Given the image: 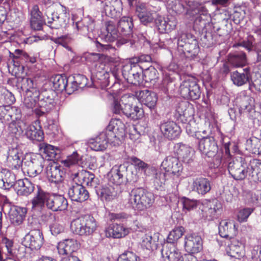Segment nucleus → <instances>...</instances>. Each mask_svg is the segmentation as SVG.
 I'll use <instances>...</instances> for the list:
<instances>
[{
  "label": "nucleus",
  "mask_w": 261,
  "mask_h": 261,
  "mask_svg": "<svg viewBox=\"0 0 261 261\" xmlns=\"http://www.w3.org/2000/svg\"><path fill=\"white\" fill-rule=\"evenodd\" d=\"M162 167L166 172H171L176 176H179L183 170L182 164L178 158L172 155L167 156L161 164Z\"/></svg>",
  "instance_id": "obj_18"
},
{
  "label": "nucleus",
  "mask_w": 261,
  "mask_h": 261,
  "mask_svg": "<svg viewBox=\"0 0 261 261\" xmlns=\"http://www.w3.org/2000/svg\"><path fill=\"white\" fill-rule=\"evenodd\" d=\"M177 48L185 56L193 58L199 52L198 42L191 34H182L178 39Z\"/></svg>",
  "instance_id": "obj_4"
},
{
  "label": "nucleus",
  "mask_w": 261,
  "mask_h": 261,
  "mask_svg": "<svg viewBox=\"0 0 261 261\" xmlns=\"http://www.w3.org/2000/svg\"><path fill=\"white\" fill-rule=\"evenodd\" d=\"M6 164L12 170H19L22 167V160L17 148L8 150Z\"/></svg>",
  "instance_id": "obj_30"
},
{
  "label": "nucleus",
  "mask_w": 261,
  "mask_h": 261,
  "mask_svg": "<svg viewBox=\"0 0 261 261\" xmlns=\"http://www.w3.org/2000/svg\"><path fill=\"white\" fill-rule=\"evenodd\" d=\"M46 207L54 212L62 211L67 209V199L61 195L49 193Z\"/></svg>",
  "instance_id": "obj_24"
},
{
  "label": "nucleus",
  "mask_w": 261,
  "mask_h": 261,
  "mask_svg": "<svg viewBox=\"0 0 261 261\" xmlns=\"http://www.w3.org/2000/svg\"><path fill=\"white\" fill-rule=\"evenodd\" d=\"M33 92L28 91L25 93L23 99V105L28 109H33L38 102L40 91L39 90H34Z\"/></svg>",
  "instance_id": "obj_52"
},
{
  "label": "nucleus",
  "mask_w": 261,
  "mask_h": 261,
  "mask_svg": "<svg viewBox=\"0 0 261 261\" xmlns=\"http://www.w3.org/2000/svg\"><path fill=\"white\" fill-rule=\"evenodd\" d=\"M194 110L189 102L182 101L176 107L175 116L177 120L182 123H186L187 121L193 118Z\"/></svg>",
  "instance_id": "obj_16"
},
{
  "label": "nucleus",
  "mask_w": 261,
  "mask_h": 261,
  "mask_svg": "<svg viewBox=\"0 0 261 261\" xmlns=\"http://www.w3.org/2000/svg\"><path fill=\"white\" fill-rule=\"evenodd\" d=\"M153 201V194L143 188L133 189L130 194L129 202L134 208L138 211L150 207Z\"/></svg>",
  "instance_id": "obj_2"
},
{
  "label": "nucleus",
  "mask_w": 261,
  "mask_h": 261,
  "mask_svg": "<svg viewBox=\"0 0 261 261\" xmlns=\"http://www.w3.org/2000/svg\"><path fill=\"white\" fill-rule=\"evenodd\" d=\"M126 173L127 169L124 166L121 165L118 167L115 166L111 171L109 181L114 186H119L123 182Z\"/></svg>",
  "instance_id": "obj_37"
},
{
  "label": "nucleus",
  "mask_w": 261,
  "mask_h": 261,
  "mask_svg": "<svg viewBox=\"0 0 261 261\" xmlns=\"http://www.w3.org/2000/svg\"><path fill=\"white\" fill-rule=\"evenodd\" d=\"M228 60L234 67L243 66L246 63V56L243 51H237L229 54Z\"/></svg>",
  "instance_id": "obj_54"
},
{
  "label": "nucleus",
  "mask_w": 261,
  "mask_h": 261,
  "mask_svg": "<svg viewBox=\"0 0 261 261\" xmlns=\"http://www.w3.org/2000/svg\"><path fill=\"white\" fill-rule=\"evenodd\" d=\"M17 192L18 195L27 196L34 190V185L28 179H19L16 181Z\"/></svg>",
  "instance_id": "obj_42"
},
{
  "label": "nucleus",
  "mask_w": 261,
  "mask_h": 261,
  "mask_svg": "<svg viewBox=\"0 0 261 261\" xmlns=\"http://www.w3.org/2000/svg\"><path fill=\"white\" fill-rule=\"evenodd\" d=\"M118 124L122 126V127H121V129L123 130L124 124L120 120L117 119L111 121L107 126L106 130L102 132L107 134V136L109 137V140H111L110 137H114L116 136L114 132L116 130H119V128L117 127Z\"/></svg>",
  "instance_id": "obj_59"
},
{
  "label": "nucleus",
  "mask_w": 261,
  "mask_h": 261,
  "mask_svg": "<svg viewBox=\"0 0 261 261\" xmlns=\"http://www.w3.org/2000/svg\"><path fill=\"white\" fill-rule=\"evenodd\" d=\"M27 213L25 207L18 206H12L9 211V216L10 221L13 225L19 226L23 222Z\"/></svg>",
  "instance_id": "obj_32"
},
{
  "label": "nucleus",
  "mask_w": 261,
  "mask_h": 261,
  "mask_svg": "<svg viewBox=\"0 0 261 261\" xmlns=\"http://www.w3.org/2000/svg\"><path fill=\"white\" fill-rule=\"evenodd\" d=\"M118 28H116L114 23L111 21L106 23V32L102 34L103 38L106 42H113L115 41L118 37Z\"/></svg>",
  "instance_id": "obj_47"
},
{
  "label": "nucleus",
  "mask_w": 261,
  "mask_h": 261,
  "mask_svg": "<svg viewBox=\"0 0 261 261\" xmlns=\"http://www.w3.org/2000/svg\"><path fill=\"white\" fill-rule=\"evenodd\" d=\"M43 159L40 158H31L24 161L21 168L23 172H26L31 177L36 176L43 168Z\"/></svg>",
  "instance_id": "obj_20"
},
{
  "label": "nucleus",
  "mask_w": 261,
  "mask_h": 261,
  "mask_svg": "<svg viewBox=\"0 0 261 261\" xmlns=\"http://www.w3.org/2000/svg\"><path fill=\"white\" fill-rule=\"evenodd\" d=\"M96 191L100 200L106 202H110L115 199L120 192L119 186L109 185L101 186Z\"/></svg>",
  "instance_id": "obj_17"
},
{
  "label": "nucleus",
  "mask_w": 261,
  "mask_h": 261,
  "mask_svg": "<svg viewBox=\"0 0 261 261\" xmlns=\"http://www.w3.org/2000/svg\"><path fill=\"white\" fill-rule=\"evenodd\" d=\"M160 129L164 137L171 140L178 138L181 133L179 126L173 121H167L161 123Z\"/></svg>",
  "instance_id": "obj_21"
},
{
  "label": "nucleus",
  "mask_w": 261,
  "mask_h": 261,
  "mask_svg": "<svg viewBox=\"0 0 261 261\" xmlns=\"http://www.w3.org/2000/svg\"><path fill=\"white\" fill-rule=\"evenodd\" d=\"M211 189V182L208 179L202 177L196 178L192 184V190L199 194L204 195Z\"/></svg>",
  "instance_id": "obj_39"
},
{
  "label": "nucleus",
  "mask_w": 261,
  "mask_h": 261,
  "mask_svg": "<svg viewBox=\"0 0 261 261\" xmlns=\"http://www.w3.org/2000/svg\"><path fill=\"white\" fill-rule=\"evenodd\" d=\"M46 24L53 29H59L65 27L69 17L66 12L58 14L57 13H46Z\"/></svg>",
  "instance_id": "obj_12"
},
{
  "label": "nucleus",
  "mask_w": 261,
  "mask_h": 261,
  "mask_svg": "<svg viewBox=\"0 0 261 261\" xmlns=\"http://www.w3.org/2000/svg\"><path fill=\"white\" fill-rule=\"evenodd\" d=\"M55 92L54 91L49 90L45 91L41 93V98L39 99L38 103V107L43 108V110L50 111L55 106Z\"/></svg>",
  "instance_id": "obj_33"
},
{
  "label": "nucleus",
  "mask_w": 261,
  "mask_h": 261,
  "mask_svg": "<svg viewBox=\"0 0 261 261\" xmlns=\"http://www.w3.org/2000/svg\"><path fill=\"white\" fill-rule=\"evenodd\" d=\"M161 254L164 261H177L180 257V252L175 244L168 243L163 245Z\"/></svg>",
  "instance_id": "obj_29"
},
{
  "label": "nucleus",
  "mask_w": 261,
  "mask_h": 261,
  "mask_svg": "<svg viewBox=\"0 0 261 261\" xmlns=\"http://www.w3.org/2000/svg\"><path fill=\"white\" fill-rule=\"evenodd\" d=\"M231 80L233 83L241 86L249 82L251 80V70L249 67L244 68L242 71L236 70L231 73Z\"/></svg>",
  "instance_id": "obj_34"
},
{
  "label": "nucleus",
  "mask_w": 261,
  "mask_h": 261,
  "mask_svg": "<svg viewBox=\"0 0 261 261\" xmlns=\"http://www.w3.org/2000/svg\"><path fill=\"white\" fill-rule=\"evenodd\" d=\"M135 94L138 100L150 110H153L155 108L158 96L155 92L144 90L136 92Z\"/></svg>",
  "instance_id": "obj_23"
},
{
  "label": "nucleus",
  "mask_w": 261,
  "mask_h": 261,
  "mask_svg": "<svg viewBox=\"0 0 261 261\" xmlns=\"http://www.w3.org/2000/svg\"><path fill=\"white\" fill-rule=\"evenodd\" d=\"M67 89V94L70 95L80 88L85 87L88 84V79L84 75L75 74Z\"/></svg>",
  "instance_id": "obj_44"
},
{
  "label": "nucleus",
  "mask_w": 261,
  "mask_h": 261,
  "mask_svg": "<svg viewBox=\"0 0 261 261\" xmlns=\"http://www.w3.org/2000/svg\"><path fill=\"white\" fill-rule=\"evenodd\" d=\"M185 248L189 254L200 252L203 249L202 240L195 233L188 234L185 238Z\"/></svg>",
  "instance_id": "obj_19"
},
{
  "label": "nucleus",
  "mask_w": 261,
  "mask_h": 261,
  "mask_svg": "<svg viewBox=\"0 0 261 261\" xmlns=\"http://www.w3.org/2000/svg\"><path fill=\"white\" fill-rule=\"evenodd\" d=\"M15 175L7 169L0 172V188L7 190L11 188L15 182Z\"/></svg>",
  "instance_id": "obj_46"
},
{
  "label": "nucleus",
  "mask_w": 261,
  "mask_h": 261,
  "mask_svg": "<svg viewBox=\"0 0 261 261\" xmlns=\"http://www.w3.org/2000/svg\"><path fill=\"white\" fill-rule=\"evenodd\" d=\"M99 57L98 54L91 55V58L94 60V69H93V72L96 79L107 86H109L111 82H113V85L116 84L120 85L121 81L119 75L120 72L115 69L110 71L105 70V65L99 60Z\"/></svg>",
  "instance_id": "obj_1"
},
{
  "label": "nucleus",
  "mask_w": 261,
  "mask_h": 261,
  "mask_svg": "<svg viewBox=\"0 0 261 261\" xmlns=\"http://www.w3.org/2000/svg\"><path fill=\"white\" fill-rule=\"evenodd\" d=\"M197 139L199 140L198 149L200 153L208 158L214 157L218 151V146L215 138L212 135H206Z\"/></svg>",
  "instance_id": "obj_7"
},
{
  "label": "nucleus",
  "mask_w": 261,
  "mask_h": 261,
  "mask_svg": "<svg viewBox=\"0 0 261 261\" xmlns=\"http://www.w3.org/2000/svg\"><path fill=\"white\" fill-rule=\"evenodd\" d=\"M141 71L130 65H124L121 71L123 78L129 84L139 85L141 80Z\"/></svg>",
  "instance_id": "obj_31"
},
{
  "label": "nucleus",
  "mask_w": 261,
  "mask_h": 261,
  "mask_svg": "<svg viewBox=\"0 0 261 261\" xmlns=\"http://www.w3.org/2000/svg\"><path fill=\"white\" fill-rule=\"evenodd\" d=\"M109 141V137L107 136L106 133H100L95 138L90 140L89 145L93 150H103L107 147Z\"/></svg>",
  "instance_id": "obj_38"
},
{
  "label": "nucleus",
  "mask_w": 261,
  "mask_h": 261,
  "mask_svg": "<svg viewBox=\"0 0 261 261\" xmlns=\"http://www.w3.org/2000/svg\"><path fill=\"white\" fill-rule=\"evenodd\" d=\"M25 135L28 138L32 140L41 141L44 138V133L41 127H36L34 124L25 127Z\"/></svg>",
  "instance_id": "obj_55"
},
{
  "label": "nucleus",
  "mask_w": 261,
  "mask_h": 261,
  "mask_svg": "<svg viewBox=\"0 0 261 261\" xmlns=\"http://www.w3.org/2000/svg\"><path fill=\"white\" fill-rule=\"evenodd\" d=\"M167 176L168 174L166 173L162 172H156L153 181L154 185L157 188L163 187L168 180Z\"/></svg>",
  "instance_id": "obj_63"
},
{
  "label": "nucleus",
  "mask_w": 261,
  "mask_h": 261,
  "mask_svg": "<svg viewBox=\"0 0 261 261\" xmlns=\"http://www.w3.org/2000/svg\"><path fill=\"white\" fill-rule=\"evenodd\" d=\"M178 92L185 99L195 100L198 99L201 95L200 87L196 79L189 77L180 83Z\"/></svg>",
  "instance_id": "obj_5"
},
{
  "label": "nucleus",
  "mask_w": 261,
  "mask_h": 261,
  "mask_svg": "<svg viewBox=\"0 0 261 261\" xmlns=\"http://www.w3.org/2000/svg\"><path fill=\"white\" fill-rule=\"evenodd\" d=\"M136 12L141 22L146 25L154 20L156 13L150 9V6L146 3H141L136 6Z\"/></svg>",
  "instance_id": "obj_14"
},
{
  "label": "nucleus",
  "mask_w": 261,
  "mask_h": 261,
  "mask_svg": "<svg viewBox=\"0 0 261 261\" xmlns=\"http://www.w3.org/2000/svg\"><path fill=\"white\" fill-rule=\"evenodd\" d=\"M144 70L143 78L145 82H155L159 75L157 70L151 66L144 68Z\"/></svg>",
  "instance_id": "obj_58"
},
{
  "label": "nucleus",
  "mask_w": 261,
  "mask_h": 261,
  "mask_svg": "<svg viewBox=\"0 0 261 261\" xmlns=\"http://www.w3.org/2000/svg\"><path fill=\"white\" fill-rule=\"evenodd\" d=\"M80 244L74 239H67L60 242L57 245V249L60 255L67 256H75L80 249Z\"/></svg>",
  "instance_id": "obj_13"
},
{
  "label": "nucleus",
  "mask_w": 261,
  "mask_h": 261,
  "mask_svg": "<svg viewBox=\"0 0 261 261\" xmlns=\"http://www.w3.org/2000/svg\"><path fill=\"white\" fill-rule=\"evenodd\" d=\"M247 164L242 157L233 160L228 165V170L231 176L236 180H243L247 175Z\"/></svg>",
  "instance_id": "obj_9"
},
{
  "label": "nucleus",
  "mask_w": 261,
  "mask_h": 261,
  "mask_svg": "<svg viewBox=\"0 0 261 261\" xmlns=\"http://www.w3.org/2000/svg\"><path fill=\"white\" fill-rule=\"evenodd\" d=\"M40 224H36V227L32 228L31 230L23 238L22 244L31 250H38L44 244V239Z\"/></svg>",
  "instance_id": "obj_6"
},
{
  "label": "nucleus",
  "mask_w": 261,
  "mask_h": 261,
  "mask_svg": "<svg viewBox=\"0 0 261 261\" xmlns=\"http://www.w3.org/2000/svg\"><path fill=\"white\" fill-rule=\"evenodd\" d=\"M225 244H227L226 251L230 256L240 259L244 256V247L242 243L236 238L226 242Z\"/></svg>",
  "instance_id": "obj_26"
},
{
  "label": "nucleus",
  "mask_w": 261,
  "mask_h": 261,
  "mask_svg": "<svg viewBox=\"0 0 261 261\" xmlns=\"http://www.w3.org/2000/svg\"><path fill=\"white\" fill-rule=\"evenodd\" d=\"M177 153L184 163L191 165L193 162L194 151L191 148L185 145L180 146Z\"/></svg>",
  "instance_id": "obj_51"
},
{
  "label": "nucleus",
  "mask_w": 261,
  "mask_h": 261,
  "mask_svg": "<svg viewBox=\"0 0 261 261\" xmlns=\"http://www.w3.org/2000/svg\"><path fill=\"white\" fill-rule=\"evenodd\" d=\"M49 193L45 192L37 186V190L31 200L32 209L35 211H41L47 203Z\"/></svg>",
  "instance_id": "obj_28"
},
{
  "label": "nucleus",
  "mask_w": 261,
  "mask_h": 261,
  "mask_svg": "<svg viewBox=\"0 0 261 261\" xmlns=\"http://www.w3.org/2000/svg\"><path fill=\"white\" fill-rule=\"evenodd\" d=\"M68 194L72 201L82 202L89 197L88 191L82 185L74 184L68 190Z\"/></svg>",
  "instance_id": "obj_25"
},
{
  "label": "nucleus",
  "mask_w": 261,
  "mask_h": 261,
  "mask_svg": "<svg viewBox=\"0 0 261 261\" xmlns=\"http://www.w3.org/2000/svg\"><path fill=\"white\" fill-rule=\"evenodd\" d=\"M8 97L10 98L9 101H7V103H9V110L10 117H11V121H24L21 119L22 114L20 108L15 106H11L10 105L13 103L15 101V98L14 95L11 93L6 95L5 97Z\"/></svg>",
  "instance_id": "obj_49"
},
{
  "label": "nucleus",
  "mask_w": 261,
  "mask_h": 261,
  "mask_svg": "<svg viewBox=\"0 0 261 261\" xmlns=\"http://www.w3.org/2000/svg\"><path fill=\"white\" fill-rule=\"evenodd\" d=\"M201 211L203 218L211 221L218 218L222 211V205L217 199L206 200L202 203Z\"/></svg>",
  "instance_id": "obj_8"
},
{
  "label": "nucleus",
  "mask_w": 261,
  "mask_h": 261,
  "mask_svg": "<svg viewBox=\"0 0 261 261\" xmlns=\"http://www.w3.org/2000/svg\"><path fill=\"white\" fill-rule=\"evenodd\" d=\"M141 245L142 247L148 250H153L157 248L155 241L153 240L151 236L148 234H145L143 237Z\"/></svg>",
  "instance_id": "obj_64"
},
{
  "label": "nucleus",
  "mask_w": 261,
  "mask_h": 261,
  "mask_svg": "<svg viewBox=\"0 0 261 261\" xmlns=\"http://www.w3.org/2000/svg\"><path fill=\"white\" fill-rule=\"evenodd\" d=\"M20 87L22 91H25L27 93L28 91L33 92V90H39L36 86V84L34 83V81L27 77L21 78L20 82Z\"/></svg>",
  "instance_id": "obj_60"
},
{
  "label": "nucleus",
  "mask_w": 261,
  "mask_h": 261,
  "mask_svg": "<svg viewBox=\"0 0 261 261\" xmlns=\"http://www.w3.org/2000/svg\"><path fill=\"white\" fill-rule=\"evenodd\" d=\"M95 219L90 216H85L73 220L70 223L72 232L81 236H89L96 229Z\"/></svg>",
  "instance_id": "obj_3"
},
{
  "label": "nucleus",
  "mask_w": 261,
  "mask_h": 261,
  "mask_svg": "<svg viewBox=\"0 0 261 261\" xmlns=\"http://www.w3.org/2000/svg\"><path fill=\"white\" fill-rule=\"evenodd\" d=\"M117 261H140V258L131 251H125L120 254Z\"/></svg>",
  "instance_id": "obj_62"
},
{
  "label": "nucleus",
  "mask_w": 261,
  "mask_h": 261,
  "mask_svg": "<svg viewBox=\"0 0 261 261\" xmlns=\"http://www.w3.org/2000/svg\"><path fill=\"white\" fill-rule=\"evenodd\" d=\"M26 126L25 121H11L9 123L6 130L8 137L13 140L18 139L22 135Z\"/></svg>",
  "instance_id": "obj_36"
},
{
  "label": "nucleus",
  "mask_w": 261,
  "mask_h": 261,
  "mask_svg": "<svg viewBox=\"0 0 261 261\" xmlns=\"http://www.w3.org/2000/svg\"><path fill=\"white\" fill-rule=\"evenodd\" d=\"M106 233L107 237L119 239L127 235L129 233V230L124 227L122 224L114 223L108 228Z\"/></svg>",
  "instance_id": "obj_43"
},
{
  "label": "nucleus",
  "mask_w": 261,
  "mask_h": 261,
  "mask_svg": "<svg viewBox=\"0 0 261 261\" xmlns=\"http://www.w3.org/2000/svg\"><path fill=\"white\" fill-rule=\"evenodd\" d=\"M193 15L194 28L198 31H203L212 20L211 15L205 7H200L198 12Z\"/></svg>",
  "instance_id": "obj_22"
},
{
  "label": "nucleus",
  "mask_w": 261,
  "mask_h": 261,
  "mask_svg": "<svg viewBox=\"0 0 261 261\" xmlns=\"http://www.w3.org/2000/svg\"><path fill=\"white\" fill-rule=\"evenodd\" d=\"M81 185H85L88 187L96 188L99 185V180L95 175L87 170H82L76 174Z\"/></svg>",
  "instance_id": "obj_40"
},
{
  "label": "nucleus",
  "mask_w": 261,
  "mask_h": 261,
  "mask_svg": "<svg viewBox=\"0 0 261 261\" xmlns=\"http://www.w3.org/2000/svg\"><path fill=\"white\" fill-rule=\"evenodd\" d=\"M63 167L57 162H50L46 168V174L49 181L61 183L64 180L65 172Z\"/></svg>",
  "instance_id": "obj_15"
},
{
  "label": "nucleus",
  "mask_w": 261,
  "mask_h": 261,
  "mask_svg": "<svg viewBox=\"0 0 261 261\" xmlns=\"http://www.w3.org/2000/svg\"><path fill=\"white\" fill-rule=\"evenodd\" d=\"M144 110L142 106L127 103L123 104V115L133 120H137L144 116Z\"/></svg>",
  "instance_id": "obj_35"
},
{
  "label": "nucleus",
  "mask_w": 261,
  "mask_h": 261,
  "mask_svg": "<svg viewBox=\"0 0 261 261\" xmlns=\"http://www.w3.org/2000/svg\"><path fill=\"white\" fill-rule=\"evenodd\" d=\"M129 161L132 165H134L135 169L138 172H143L146 175H149L148 171H154V169L149 165L146 164L143 161L136 156H131L129 158Z\"/></svg>",
  "instance_id": "obj_53"
},
{
  "label": "nucleus",
  "mask_w": 261,
  "mask_h": 261,
  "mask_svg": "<svg viewBox=\"0 0 261 261\" xmlns=\"http://www.w3.org/2000/svg\"><path fill=\"white\" fill-rule=\"evenodd\" d=\"M50 81L53 84V87L60 92L65 91L67 93V89L69 86L68 79L64 74H56L50 78Z\"/></svg>",
  "instance_id": "obj_41"
},
{
  "label": "nucleus",
  "mask_w": 261,
  "mask_h": 261,
  "mask_svg": "<svg viewBox=\"0 0 261 261\" xmlns=\"http://www.w3.org/2000/svg\"><path fill=\"white\" fill-rule=\"evenodd\" d=\"M186 130L187 134L195 138L199 139L201 138V133L204 135L207 134L212 135V131L211 128V123L209 121H205L204 122V128H201V130L198 126V124L196 122V121L194 120L193 118L191 119L190 120L187 121L186 123Z\"/></svg>",
  "instance_id": "obj_10"
},
{
  "label": "nucleus",
  "mask_w": 261,
  "mask_h": 261,
  "mask_svg": "<svg viewBox=\"0 0 261 261\" xmlns=\"http://www.w3.org/2000/svg\"><path fill=\"white\" fill-rule=\"evenodd\" d=\"M185 232V228L182 226L175 227L169 233L167 238V243L175 244Z\"/></svg>",
  "instance_id": "obj_57"
},
{
  "label": "nucleus",
  "mask_w": 261,
  "mask_h": 261,
  "mask_svg": "<svg viewBox=\"0 0 261 261\" xmlns=\"http://www.w3.org/2000/svg\"><path fill=\"white\" fill-rule=\"evenodd\" d=\"M250 167L249 179L254 182H261V161L253 160L250 163Z\"/></svg>",
  "instance_id": "obj_50"
},
{
  "label": "nucleus",
  "mask_w": 261,
  "mask_h": 261,
  "mask_svg": "<svg viewBox=\"0 0 261 261\" xmlns=\"http://www.w3.org/2000/svg\"><path fill=\"white\" fill-rule=\"evenodd\" d=\"M134 24L132 17L123 16L118 23V29L120 33L125 36H130L133 33Z\"/></svg>",
  "instance_id": "obj_45"
},
{
  "label": "nucleus",
  "mask_w": 261,
  "mask_h": 261,
  "mask_svg": "<svg viewBox=\"0 0 261 261\" xmlns=\"http://www.w3.org/2000/svg\"><path fill=\"white\" fill-rule=\"evenodd\" d=\"M30 26L35 31H40L43 29V25L46 23L43 20L42 13L40 11L38 5H34L30 12Z\"/></svg>",
  "instance_id": "obj_27"
},
{
  "label": "nucleus",
  "mask_w": 261,
  "mask_h": 261,
  "mask_svg": "<svg viewBox=\"0 0 261 261\" xmlns=\"http://www.w3.org/2000/svg\"><path fill=\"white\" fill-rule=\"evenodd\" d=\"M60 150L55 148L54 146L46 144L44 147V152L48 157V160H56L59 157V153Z\"/></svg>",
  "instance_id": "obj_61"
},
{
  "label": "nucleus",
  "mask_w": 261,
  "mask_h": 261,
  "mask_svg": "<svg viewBox=\"0 0 261 261\" xmlns=\"http://www.w3.org/2000/svg\"><path fill=\"white\" fill-rule=\"evenodd\" d=\"M246 146L252 153L261 154V139L252 137L246 141Z\"/></svg>",
  "instance_id": "obj_56"
},
{
  "label": "nucleus",
  "mask_w": 261,
  "mask_h": 261,
  "mask_svg": "<svg viewBox=\"0 0 261 261\" xmlns=\"http://www.w3.org/2000/svg\"><path fill=\"white\" fill-rule=\"evenodd\" d=\"M10 57L16 59H19L20 61L23 62L26 65L33 64L37 62V57L34 54H29L25 51L17 49H15L14 54L10 52Z\"/></svg>",
  "instance_id": "obj_48"
},
{
  "label": "nucleus",
  "mask_w": 261,
  "mask_h": 261,
  "mask_svg": "<svg viewBox=\"0 0 261 261\" xmlns=\"http://www.w3.org/2000/svg\"><path fill=\"white\" fill-rule=\"evenodd\" d=\"M218 228L220 237L226 239L227 241L236 238L238 232L236 223L228 219L222 220Z\"/></svg>",
  "instance_id": "obj_11"
}]
</instances>
